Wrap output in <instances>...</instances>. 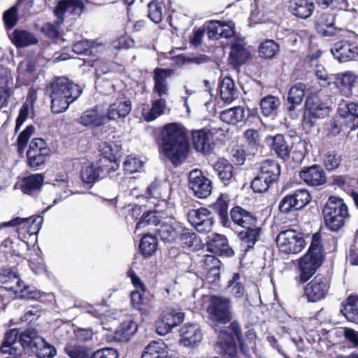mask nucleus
Listing matches in <instances>:
<instances>
[{"mask_svg":"<svg viewBox=\"0 0 358 358\" xmlns=\"http://www.w3.org/2000/svg\"><path fill=\"white\" fill-rule=\"evenodd\" d=\"M107 115L99 107L84 111L78 119V122L85 127H98L108 122Z\"/></svg>","mask_w":358,"mask_h":358,"instance_id":"obj_17","label":"nucleus"},{"mask_svg":"<svg viewBox=\"0 0 358 358\" xmlns=\"http://www.w3.org/2000/svg\"><path fill=\"white\" fill-rule=\"evenodd\" d=\"M51 110L54 113L66 111L81 94L80 87L66 77L57 78L50 86Z\"/></svg>","mask_w":358,"mask_h":358,"instance_id":"obj_2","label":"nucleus"},{"mask_svg":"<svg viewBox=\"0 0 358 358\" xmlns=\"http://www.w3.org/2000/svg\"><path fill=\"white\" fill-rule=\"evenodd\" d=\"M335 59L340 62H347L358 59V47L352 42L343 41L334 44L331 50Z\"/></svg>","mask_w":358,"mask_h":358,"instance_id":"obj_14","label":"nucleus"},{"mask_svg":"<svg viewBox=\"0 0 358 358\" xmlns=\"http://www.w3.org/2000/svg\"><path fill=\"white\" fill-rule=\"evenodd\" d=\"M310 201V195L308 190L300 189L293 194L285 196L279 204L281 213H288L292 210H299Z\"/></svg>","mask_w":358,"mask_h":358,"instance_id":"obj_8","label":"nucleus"},{"mask_svg":"<svg viewBox=\"0 0 358 358\" xmlns=\"http://www.w3.org/2000/svg\"><path fill=\"white\" fill-rule=\"evenodd\" d=\"M139 248L143 256H152L157 248V240L156 237L150 234L144 235L141 238Z\"/></svg>","mask_w":358,"mask_h":358,"instance_id":"obj_52","label":"nucleus"},{"mask_svg":"<svg viewBox=\"0 0 358 358\" xmlns=\"http://www.w3.org/2000/svg\"><path fill=\"white\" fill-rule=\"evenodd\" d=\"M245 117V109L242 106H236L222 110L220 114V120L229 124H236L242 122Z\"/></svg>","mask_w":358,"mask_h":358,"instance_id":"obj_45","label":"nucleus"},{"mask_svg":"<svg viewBox=\"0 0 358 358\" xmlns=\"http://www.w3.org/2000/svg\"><path fill=\"white\" fill-rule=\"evenodd\" d=\"M83 3L81 0H61L55 10L56 15L62 17L66 13L79 15L83 10Z\"/></svg>","mask_w":358,"mask_h":358,"instance_id":"obj_36","label":"nucleus"},{"mask_svg":"<svg viewBox=\"0 0 358 358\" xmlns=\"http://www.w3.org/2000/svg\"><path fill=\"white\" fill-rule=\"evenodd\" d=\"M141 358H169L166 346L162 341H152L145 348Z\"/></svg>","mask_w":358,"mask_h":358,"instance_id":"obj_47","label":"nucleus"},{"mask_svg":"<svg viewBox=\"0 0 358 358\" xmlns=\"http://www.w3.org/2000/svg\"><path fill=\"white\" fill-rule=\"evenodd\" d=\"M19 336V331L17 329H10L6 334L4 341L1 347V351L3 354H8L9 356L22 355V349L16 346V341Z\"/></svg>","mask_w":358,"mask_h":358,"instance_id":"obj_34","label":"nucleus"},{"mask_svg":"<svg viewBox=\"0 0 358 358\" xmlns=\"http://www.w3.org/2000/svg\"><path fill=\"white\" fill-rule=\"evenodd\" d=\"M31 351L38 358H52L56 355L55 347L42 337L36 338Z\"/></svg>","mask_w":358,"mask_h":358,"instance_id":"obj_44","label":"nucleus"},{"mask_svg":"<svg viewBox=\"0 0 358 358\" xmlns=\"http://www.w3.org/2000/svg\"><path fill=\"white\" fill-rule=\"evenodd\" d=\"M137 329V324L131 316H129L117 328L114 338L118 342H127L131 338Z\"/></svg>","mask_w":358,"mask_h":358,"instance_id":"obj_31","label":"nucleus"},{"mask_svg":"<svg viewBox=\"0 0 358 358\" xmlns=\"http://www.w3.org/2000/svg\"><path fill=\"white\" fill-rule=\"evenodd\" d=\"M171 69H155L154 71L153 80L155 82L153 91L157 93L160 98H164L168 95L169 87L166 79L172 74Z\"/></svg>","mask_w":358,"mask_h":358,"instance_id":"obj_28","label":"nucleus"},{"mask_svg":"<svg viewBox=\"0 0 358 358\" xmlns=\"http://www.w3.org/2000/svg\"><path fill=\"white\" fill-rule=\"evenodd\" d=\"M20 15L13 6L4 11L3 20L7 29H11L16 25Z\"/></svg>","mask_w":358,"mask_h":358,"instance_id":"obj_63","label":"nucleus"},{"mask_svg":"<svg viewBox=\"0 0 358 358\" xmlns=\"http://www.w3.org/2000/svg\"><path fill=\"white\" fill-rule=\"evenodd\" d=\"M187 219L199 233L206 234L211 231L214 224L210 212L205 208L189 210L187 213Z\"/></svg>","mask_w":358,"mask_h":358,"instance_id":"obj_9","label":"nucleus"},{"mask_svg":"<svg viewBox=\"0 0 358 358\" xmlns=\"http://www.w3.org/2000/svg\"><path fill=\"white\" fill-rule=\"evenodd\" d=\"M49 154L50 153L28 150L27 156L29 166L31 168H37L44 164Z\"/></svg>","mask_w":358,"mask_h":358,"instance_id":"obj_58","label":"nucleus"},{"mask_svg":"<svg viewBox=\"0 0 358 358\" xmlns=\"http://www.w3.org/2000/svg\"><path fill=\"white\" fill-rule=\"evenodd\" d=\"M279 51V46L273 40H266L259 48V55L266 59H272Z\"/></svg>","mask_w":358,"mask_h":358,"instance_id":"obj_57","label":"nucleus"},{"mask_svg":"<svg viewBox=\"0 0 358 358\" xmlns=\"http://www.w3.org/2000/svg\"><path fill=\"white\" fill-rule=\"evenodd\" d=\"M306 255H310V256L315 259L322 261L323 253L321 236L320 234H314L312 236V241L308 249V252Z\"/></svg>","mask_w":358,"mask_h":358,"instance_id":"obj_56","label":"nucleus"},{"mask_svg":"<svg viewBox=\"0 0 358 358\" xmlns=\"http://www.w3.org/2000/svg\"><path fill=\"white\" fill-rule=\"evenodd\" d=\"M266 142L271 145L272 149L279 157L286 159L289 156V148L281 134H277L273 137H268Z\"/></svg>","mask_w":358,"mask_h":358,"instance_id":"obj_48","label":"nucleus"},{"mask_svg":"<svg viewBox=\"0 0 358 358\" xmlns=\"http://www.w3.org/2000/svg\"><path fill=\"white\" fill-rule=\"evenodd\" d=\"M322 213L325 225L333 231H337L342 228L350 216L344 201L335 196L328 199Z\"/></svg>","mask_w":358,"mask_h":358,"instance_id":"obj_3","label":"nucleus"},{"mask_svg":"<svg viewBox=\"0 0 358 358\" xmlns=\"http://www.w3.org/2000/svg\"><path fill=\"white\" fill-rule=\"evenodd\" d=\"M238 96V90L234 81L230 77H224L220 84V97L222 100L231 103Z\"/></svg>","mask_w":358,"mask_h":358,"instance_id":"obj_42","label":"nucleus"},{"mask_svg":"<svg viewBox=\"0 0 358 358\" xmlns=\"http://www.w3.org/2000/svg\"><path fill=\"white\" fill-rule=\"evenodd\" d=\"M330 284L328 278L318 275L307 284L305 288V294L308 301L316 302L326 296Z\"/></svg>","mask_w":358,"mask_h":358,"instance_id":"obj_12","label":"nucleus"},{"mask_svg":"<svg viewBox=\"0 0 358 358\" xmlns=\"http://www.w3.org/2000/svg\"><path fill=\"white\" fill-rule=\"evenodd\" d=\"M98 46L92 41L83 40L73 45V51L78 55H94L97 52Z\"/></svg>","mask_w":358,"mask_h":358,"instance_id":"obj_54","label":"nucleus"},{"mask_svg":"<svg viewBox=\"0 0 358 358\" xmlns=\"http://www.w3.org/2000/svg\"><path fill=\"white\" fill-rule=\"evenodd\" d=\"M0 282L4 285L5 289L13 291L19 297L33 299H38L41 297L38 292L25 285L11 268H3L0 271Z\"/></svg>","mask_w":358,"mask_h":358,"instance_id":"obj_4","label":"nucleus"},{"mask_svg":"<svg viewBox=\"0 0 358 358\" xmlns=\"http://www.w3.org/2000/svg\"><path fill=\"white\" fill-rule=\"evenodd\" d=\"M209 250L215 255L232 256L234 252L228 245V241L226 237L220 234H215L213 239L208 244Z\"/></svg>","mask_w":358,"mask_h":358,"instance_id":"obj_41","label":"nucleus"},{"mask_svg":"<svg viewBox=\"0 0 358 358\" xmlns=\"http://www.w3.org/2000/svg\"><path fill=\"white\" fill-rule=\"evenodd\" d=\"M105 170L108 172V169L101 164L85 163L82 167L80 177L83 182L93 184L101 177Z\"/></svg>","mask_w":358,"mask_h":358,"instance_id":"obj_29","label":"nucleus"},{"mask_svg":"<svg viewBox=\"0 0 358 358\" xmlns=\"http://www.w3.org/2000/svg\"><path fill=\"white\" fill-rule=\"evenodd\" d=\"M280 105V99L272 95L263 98L260 103L262 112L266 117L275 116Z\"/></svg>","mask_w":358,"mask_h":358,"instance_id":"obj_50","label":"nucleus"},{"mask_svg":"<svg viewBox=\"0 0 358 358\" xmlns=\"http://www.w3.org/2000/svg\"><path fill=\"white\" fill-rule=\"evenodd\" d=\"M321 264V261L313 259L310 255H305L299 262V280L302 282L308 280Z\"/></svg>","mask_w":358,"mask_h":358,"instance_id":"obj_30","label":"nucleus"},{"mask_svg":"<svg viewBox=\"0 0 358 358\" xmlns=\"http://www.w3.org/2000/svg\"><path fill=\"white\" fill-rule=\"evenodd\" d=\"M166 100L160 98L153 101L152 108L149 110H143V115L146 121H152L162 115L166 109Z\"/></svg>","mask_w":358,"mask_h":358,"instance_id":"obj_51","label":"nucleus"},{"mask_svg":"<svg viewBox=\"0 0 358 358\" xmlns=\"http://www.w3.org/2000/svg\"><path fill=\"white\" fill-rule=\"evenodd\" d=\"M216 350L225 358H233L237 353L234 338L226 331H220L217 337Z\"/></svg>","mask_w":358,"mask_h":358,"instance_id":"obj_19","label":"nucleus"},{"mask_svg":"<svg viewBox=\"0 0 358 358\" xmlns=\"http://www.w3.org/2000/svg\"><path fill=\"white\" fill-rule=\"evenodd\" d=\"M146 290H134L131 293V304L142 315L150 316L154 308L152 301L145 296Z\"/></svg>","mask_w":358,"mask_h":358,"instance_id":"obj_25","label":"nucleus"},{"mask_svg":"<svg viewBox=\"0 0 358 358\" xmlns=\"http://www.w3.org/2000/svg\"><path fill=\"white\" fill-rule=\"evenodd\" d=\"M306 90V86L305 84L298 83L293 85L289 91L287 97L289 106H287V110L290 113V116L293 119H296L299 117V113L294 111L295 108L302 103Z\"/></svg>","mask_w":358,"mask_h":358,"instance_id":"obj_20","label":"nucleus"},{"mask_svg":"<svg viewBox=\"0 0 358 358\" xmlns=\"http://www.w3.org/2000/svg\"><path fill=\"white\" fill-rule=\"evenodd\" d=\"M276 243L280 251L285 254H298L306 246L303 235L294 229L280 231L276 237Z\"/></svg>","mask_w":358,"mask_h":358,"instance_id":"obj_6","label":"nucleus"},{"mask_svg":"<svg viewBox=\"0 0 358 358\" xmlns=\"http://www.w3.org/2000/svg\"><path fill=\"white\" fill-rule=\"evenodd\" d=\"M131 110V101L124 98H119L110 105L106 115L108 120H117L128 115Z\"/></svg>","mask_w":358,"mask_h":358,"instance_id":"obj_27","label":"nucleus"},{"mask_svg":"<svg viewBox=\"0 0 358 358\" xmlns=\"http://www.w3.org/2000/svg\"><path fill=\"white\" fill-rule=\"evenodd\" d=\"M259 173L273 183L280 176V166L275 161L266 160L260 164Z\"/></svg>","mask_w":358,"mask_h":358,"instance_id":"obj_43","label":"nucleus"},{"mask_svg":"<svg viewBox=\"0 0 358 358\" xmlns=\"http://www.w3.org/2000/svg\"><path fill=\"white\" fill-rule=\"evenodd\" d=\"M164 6L162 2L154 0L148 4V17L155 23L158 24L163 20Z\"/></svg>","mask_w":358,"mask_h":358,"instance_id":"obj_55","label":"nucleus"},{"mask_svg":"<svg viewBox=\"0 0 358 358\" xmlns=\"http://www.w3.org/2000/svg\"><path fill=\"white\" fill-rule=\"evenodd\" d=\"M184 319V314L171 308L164 310L155 322L156 331L158 334L164 336L180 324Z\"/></svg>","mask_w":358,"mask_h":358,"instance_id":"obj_7","label":"nucleus"},{"mask_svg":"<svg viewBox=\"0 0 358 358\" xmlns=\"http://www.w3.org/2000/svg\"><path fill=\"white\" fill-rule=\"evenodd\" d=\"M305 108L312 118H323L329 113V107L315 94L307 97Z\"/></svg>","mask_w":358,"mask_h":358,"instance_id":"obj_23","label":"nucleus"},{"mask_svg":"<svg viewBox=\"0 0 358 358\" xmlns=\"http://www.w3.org/2000/svg\"><path fill=\"white\" fill-rule=\"evenodd\" d=\"M41 337L34 329H28L19 335V341L23 348L29 347L31 350L36 338Z\"/></svg>","mask_w":358,"mask_h":358,"instance_id":"obj_59","label":"nucleus"},{"mask_svg":"<svg viewBox=\"0 0 358 358\" xmlns=\"http://www.w3.org/2000/svg\"><path fill=\"white\" fill-rule=\"evenodd\" d=\"M230 217L235 224L244 229L257 224V218L252 213L240 206L234 207L231 210Z\"/></svg>","mask_w":358,"mask_h":358,"instance_id":"obj_21","label":"nucleus"},{"mask_svg":"<svg viewBox=\"0 0 358 358\" xmlns=\"http://www.w3.org/2000/svg\"><path fill=\"white\" fill-rule=\"evenodd\" d=\"M64 352L70 358H90L87 349L77 345H67L64 348Z\"/></svg>","mask_w":358,"mask_h":358,"instance_id":"obj_60","label":"nucleus"},{"mask_svg":"<svg viewBox=\"0 0 358 358\" xmlns=\"http://www.w3.org/2000/svg\"><path fill=\"white\" fill-rule=\"evenodd\" d=\"M100 152L103 155L100 159V164L108 169V172L115 171L118 164L116 163L117 157L119 155L120 149L115 143H102L100 146Z\"/></svg>","mask_w":358,"mask_h":358,"instance_id":"obj_15","label":"nucleus"},{"mask_svg":"<svg viewBox=\"0 0 358 358\" xmlns=\"http://www.w3.org/2000/svg\"><path fill=\"white\" fill-rule=\"evenodd\" d=\"M194 148L198 152L207 153L211 149L213 134L206 128L194 130L192 133Z\"/></svg>","mask_w":358,"mask_h":358,"instance_id":"obj_24","label":"nucleus"},{"mask_svg":"<svg viewBox=\"0 0 358 358\" xmlns=\"http://www.w3.org/2000/svg\"><path fill=\"white\" fill-rule=\"evenodd\" d=\"M43 222V217L42 216H32L27 218H21L17 217L13 220L3 222L0 224L1 227H16L23 224L27 227V231L30 235L37 234L39 231L42 223Z\"/></svg>","mask_w":358,"mask_h":358,"instance_id":"obj_18","label":"nucleus"},{"mask_svg":"<svg viewBox=\"0 0 358 358\" xmlns=\"http://www.w3.org/2000/svg\"><path fill=\"white\" fill-rule=\"evenodd\" d=\"M158 235L164 241L171 243L178 237V233L175 227L170 223L162 222L157 229Z\"/></svg>","mask_w":358,"mask_h":358,"instance_id":"obj_53","label":"nucleus"},{"mask_svg":"<svg viewBox=\"0 0 358 358\" xmlns=\"http://www.w3.org/2000/svg\"><path fill=\"white\" fill-rule=\"evenodd\" d=\"M213 169L225 185L229 184L234 178V166L225 159H219Z\"/></svg>","mask_w":358,"mask_h":358,"instance_id":"obj_46","label":"nucleus"},{"mask_svg":"<svg viewBox=\"0 0 358 358\" xmlns=\"http://www.w3.org/2000/svg\"><path fill=\"white\" fill-rule=\"evenodd\" d=\"M299 176L304 182L310 186H319L326 182L325 173L317 165L304 168L300 171Z\"/></svg>","mask_w":358,"mask_h":358,"instance_id":"obj_22","label":"nucleus"},{"mask_svg":"<svg viewBox=\"0 0 358 358\" xmlns=\"http://www.w3.org/2000/svg\"><path fill=\"white\" fill-rule=\"evenodd\" d=\"M44 178L42 173L31 174L25 177L22 181V192L29 195L37 193L43 185Z\"/></svg>","mask_w":358,"mask_h":358,"instance_id":"obj_37","label":"nucleus"},{"mask_svg":"<svg viewBox=\"0 0 358 358\" xmlns=\"http://www.w3.org/2000/svg\"><path fill=\"white\" fill-rule=\"evenodd\" d=\"M164 155L174 164H180L187 157L189 144L185 128L177 123L168 124L162 131Z\"/></svg>","mask_w":358,"mask_h":358,"instance_id":"obj_1","label":"nucleus"},{"mask_svg":"<svg viewBox=\"0 0 358 358\" xmlns=\"http://www.w3.org/2000/svg\"><path fill=\"white\" fill-rule=\"evenodd\" d=\"M180 343L186 347H194L203 338V334L197 324H185L180 329Z\"/></svg>","mask_w":358,"mask_h":358,"instance_id":"obj_16","label":"nucleus"},{"mask_svg":"<svg viewBox=\"0 0 358 358\" xmlns=\"http://www.w3.org/2000/svg\"><path fill=\"white\" fill-rule=\"evenodd\" d=\"M250 57L249 50L243 44L234 43L231 48L229 62L236 68L244 64Z\"/></svg>","mask_w":358,"mask_h":358,"instance_id":"obj_39","label":"nucleus"},{"mask_svg":"<svg viewBox=\"0 0 358 358\" xmlns=\"http://www.w3.org/2000/svg\"><path fill=\"white\" fill-rule=\"evenodd\" d=\"M189 187L194 194L199 199L208 197L212 192V182L199 169H194L189 173Z\"/></svg>","mask_w":358,"mask_h":358,"instance_id":"obj_10","label":"nucleus"},{"mask_svg":"<svg viewBox=\"0 0 358 358\" xmlns=\"http://www.w3.org/2000/svg\"><path fill=\"white\" fill-rule=\"evenodd\" d=\"M289 8L296 17L306 19L312 15L315 5L310 0H291Z\"/></svg>","mask_w":358,"mask_h":358,"instance_id":"obj_35","label":"nucleus"},{"mask_svg":"<svg viewBox=\"0 0 358 358\" xmlns=\"http://www.w3.org/2000/svg\"><path fill=\"white\" fill-rule=\"evenodd\" d=\"M357 80L356 75L352 71H345L341 73L334 74V80L336 88L345 96L351 95L352 89Z\"/></svg>","mask_w":358,"mask_h":358,"instance_id":"obj_26","label":"nucleus"},{"mask_svg":"<svg viewBox=\"0 0 358 358\" xmlns=\"http://www.w3.org/2000/svg\"><path fill=\"white\" fill-rule=\"evenodd\" d=\"M34 131V127L32 125L27 126L26 129L22 131L17 141V152L22 154L27 142Z\"/></svg>","mask_w":358,"mask_h":358,"instance_id":"obj_62","label":"nucleus"},{"mask_svg":"<svg viewBox=\"0 0 358 358\" xmlns=\"http://www.w3.org/2000/svg\"><path fill=\"white\" fill-rule=\"evenodd\" d=\"M9 37L12 43L17 48L33 45L38 41L33 33L20 29H15Z\"/></svg>","mask_w":358,"mask_h":358,"instance_id":"obj_33","label":"nucleus"},{"mask_svg":"<svg viewBox=\"0 0 358 358\" xmlns=\"http://www.w3.org/2000/svg\"><path fill=\"white\" fill-rule=\"evenodd\" d=\"M260 230L261 229L257 224L255 227L245 228L238 233V236L241 241V245L244 251H248L254 247L259 236Z\"/></svg>","mask_w":358,"mask_h":358,"instance_id":"obj_38","label":"nucleus"},{"mask_svg":"<svg viewBox=\"0 0 358 358\" xmlns=\"http://www.w3.org/2000/svg\"><path fill=\"white\" fill-rule=\"evenodd\" d=\"M211 324H225L232 319L231 302L229 298L213 296L207 310Z\"/></svg>","mask_w":358,"mask_h":358,"instance_id":"obj_5","label":"nucleus"},{"mask_svg":"<svg viewBox=\"0 0 358 358\" xmlns=\"http://www.w3.org/2000/svg\"><path fill=\"white\" fill-rule=\"evenodd\" d=\"M229 201V196L227 194H221L211 206L214 212L219 215L224 227H229L230 224L228 216Z\"/></svg>","mask_w":358,"mask_h":358,"instance_id":"obj_40","label":"nucleus"},{"mask_svg":"<svg viewBox=\"0 0 358 358\" xmlns=\"http://www.w3.org/2000/svg\"><path fill=\"white\" fill-rule=\"evenodd\" d=\"M271 184V182L259 173L252 181L251 188L255 192L262 193L266 192Z\"/></svg>","mask_w":358,"mask_h":358,"instance_id":"obj_64","label":"nucleus"},{"mask_svg":"<svg viewBox=\"0 0 358 358\" xmlns=\"http://www.w3.org/2000/svg\"><path fill=\"white\" fill-rule=\"evenodd\" d=\"M317 32L324 37L338 36L342 29L336 26L335 15L326 12L322 13L315 21Z\"/></svg>","mask_w":358,"mask_h":358,"instance_id":"obj_13","label":"nucleus"},{"mask_svg":"<svg viewBox=\"0 0 358 358\" xmlns=\"http://www.w3.org/2000/svg\"><path fill=\"white\" fill-rule=\"evenodd\" d=\"M343 315L352 322L358 323V296H349L343 305Z\"/></svg>","mask_w":358,"mask_h":358,"instance_id":"obj_49","label":"nucleus"},{"mask_svg":"<svg viewBox=\"0 0 358 358\" xmlns=\"http://www.w3.org/2000/svg\"><path fill=\"white\" fill-rule=\"evenodd\" d=\"M156 215L171 217L173 215V203L165 199L159 200L157 203L155 205L154 211L143 215L141 220L136 224V231L144 227L147 224H155L156 220L155 218Z\"/></svg>","mask_w":358,"mask_h":358,"instance_id":"obj_11","label":"nucleus"},{"mask_svg":"<svg viewBox=\"0 0 358 358\" xmlns=\"http://www.w3.org/2000/svg\"><path fill=\"white\" fill-rule=\"evenodd\" d=\"M240 278L238 273H234L232 279L229 280L228 284V289L230 293L237 298L241 297L245 291Z\"/></svg>","mask_w":358,"mask_h":358,"instance_id":"obj_61","label":"nucleus"},{"mask_svg":"<svg viewBox=\"0 0 358 358\" xmlns=\"http://www.w3.org/2000/svg\"><path fill=\"white\" fill-rule=\"evenodd\" d=\"M340 116L343 119L345 125L350 130L358 128V103L350 102L344 108H339Z\"/></svg>","mask_w":358,"mask_h":358,"instance_id":"obj_32","label":"nucleus"}]
</instances>
